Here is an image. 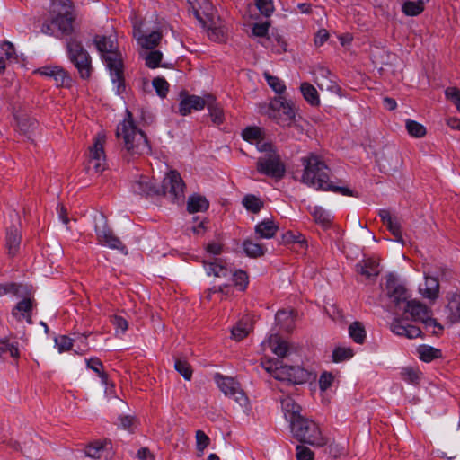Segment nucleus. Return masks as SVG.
Here are the masks:
<instances>
[{
  "instance_id": "f257e3e1",
  "label": "nucleus",
  "mask_w": 460,
  "mask_h": 460,
  "mask_svg": "<svg viewBox=\"0 0 460 460\" xmlns=\"http://www.w3.org/2000/svg\"><path fill=\"white\" fill-rule=\"evenodd\" d=\"M407 314H410L411 321L422 323L425 328L434 335H438L443 331V326L432 317L430 308L418 300H409L404 308V316L402 318L396 317L391 323L390 329L394 334L405 336L408 339L421 336L422 332L419 327L406 323Z\"/></svg>"
},
{
  "instance_id": "f03ea898",
  "label": "nucleus",
  "mask_w": 460,
  "mask_h": 460,
  "mask_svg": "<svg viewBox=\"0 0 460 460\" xmlns=\"http://www.w3.org/2000/svg\"><path fill=\"white\" fill-rule=\"evenodd\" d=\"M304 171L301 181L318 190L333 191L343 196L358 197L357 192L346 186H336L329 181L328 167L321 158L310 154L301 158Z\"/></svg>"
},
{
  "instance_id": "7ed1b4c3",
  "label": "nucleus",
  "mask_w": 460,
  "mask_h": 460,
  "mask_svg": "<svg viewBox=\"0 0 460 460\" xmlns=\"http://www.w3.org/2000/svg\"><path fill=\"white\" fill-rule=\"evenodd\" d=\"M185 184L176 171H171L163 181L162 188L157 187L148 176H139L132 183V190L139 195L153 196L168 194L173 202L184 198Z\"/></svg>"
},
{
  "instance_id": "20e7f679",
  "label": "nucleus",
  "mask_w": 460,
  "mask_h": 460,
  "mask_svg": "<svg viewBox=\"0 0 460 460\" xmlns=\"http://www.w3.org/2000/svg\"><path fill=\"white\" fill-rule=\"evenodd\" d=\"M93 43L103 58L112 84H116L117 93H122L125 91V79L121 54L115 50L114 42L106 36L96 35Z\"/></svg>"
},
{
  "instance_id": "39448f33",
  "label": "nucleus",
  "mask_w": 460,
  "mask_h": 460,
  "mask_svg": "<svg viewBox=\"0 0 460 460\" xmlns=\"http://www.w3.org/2000/svg\"><path fill=\"white\" fill-rule=\"evenodd\" d=\"M116 135L123 138L125 148L132 155L149 154L151 151L146 134L136 127L128 111L127 117L118 125Z\"/></svg>"
},
{
  "instance_id": "423d86ee",
  "label": "nucleus",
  "mask_w": 460,
  "mask_h": 460,
  "mask_svg": "<svg viewBox=\"0 0 460 460\" xmlns=\"http://www.w3.org/2000/svg\"><path fill=\"white\" fill-rule=\"evenodd\" d=\"M290 430L293 437L303 444L321 447L327 444L318 424L311 419L302 417L291 421Z\"/></svg>"
},
{
  "instance_id": "0eeeda50",
  "label": "nucleus",
  "mask_w": 460,
  "mask_h": 460,
  "mask_svg": "<svg viewBox=\"0 0 460 460\" xmlns=\"http://www.w3.org/2000/svg\"><path fill=\"white\" fill-rule=\"evenodd\" d=\"M267 115L282 128L298 127L296 111L292 101L283 96L273 98L268 107Z\"/></svg>"
},
{
  "instance_id": "6e6552de",
  "label": "nucleus",
  "mask_w": 460,
  "mask_h": 460,
  "mask_svg": "<svg viewBox=\"0 0 460 460\" xmlns=\"http://www.w3.org/2000/svg\"><path fill=\"white\" fill-rule=\"evenodd\" d=\"M66 51L68 59L76 68L79 76L84 80L89 79L93 71L92 58L82 42L75 38L67 39Z\"/></svg>"
},
{
  "instance_id": "1a4fd4ad",
  "label": "nucleus",
  "mask_w": 460,
  "mask_h": 460,
  "mask_svg": "<svg viewBox=\"0 0 460 460\" xmlns=\"http://www.w3.org/2000/svg\"><path fill=\"white\" fill-rule=\"evenodd\" d=\"M95 233L100 244L111 249L119 250L123 254H128L127 247L109 228L107 218L103 214L95 217Z\"/></svg>"
},
{
  "instance_id": "9d476101",
  "label": "nucleus",
  "mask_w": 460,
  "mask_h": 460,
  "mask_svg": "<svg viewBox=\"0 0 460 460\" xmlns=\"http://www.w3.org/2000/svg\"><path fill=\"white\" fill-rule=\"evenodd\" d=\"M61 9L52 19V23L58 29L63 36H69L74 31L73 23L75 13L71 0H58Z\"/></svg>"
},
{
  "instance_id": "9b49d317",
  "label": "nucleus",
  "mask_w": 460,
  "mask_h": 460,
  "mask_svg": "<svg viewBox=\"0 0 460 460\" xmlns=\"http://www.w3.org/2000/svg\"><path fill=\"white\" fill-rule=\"evenodd\" d=\"M257 171L266 176L280 180L286 173V166L278 153L267 154L258 159Z\"/></svg>"
},
{
  "instance_id": "f8f14e48",
  "label": "nucleus",
  "mask_w": 460,
  "mask_h": 460,
  "mask_svg": "<svg viewBox=\"0 0 460 460\" xmlns=\"http://www.w3.org/2000/svg\"><path fill=\"white\" fill-rule=\"evenodd\" d=\"M216 381L220 390L226 396L233 397L240 405L246 404L248 398L234 378L217 375Z\"/></svg>"
},
{
  "instance_id": "ddd939ff",
  "label": "nucleus",
  "mask_w": 460,
  "mask_h": 460,
  "mask_svg": "<svg viewBox=\"0 0 460 460\" xmlns=\"http://www.w3.org/2000/svg\"><path fill=\"white\" fill-rule=\"evenodd\" d=\"M105 137L98 135L93 145L89 148V164L95 172H102L106 168V156L104 154Z\"/></svg>"
},
{
  "instance_id": "4468645a",
  "label": "nucleus",
  "mask_w": 460,
  "mask_h": 460,
  "mask_svg": "<svg viewBox=\"0 0 460 460\" xmlns=\"http://www.w3.org/2000/svg\"><path fill=\"white\" fill-rule=\"evenodd\" d=\"M385 289L388 298L395 306H400L401 303H407V289L398 282L396 277L392 273L386 277Z\"/></svg>"
},
{
  "instance_id": "2eb2a0df",
  "label": "nucleus",
  "mask_w": 460,
  "mask_h": 460,
  "mask_svg": "<svg viewBox=\"0 0 460 460\" xmlns=\"http://www.w3.org/2000/svg\"><path fill=\"white\" fill-rule=\"evenodd\" d=\"M181 101L179 103V113L182 116L189 115L192 111H201L208 102V94L200 97L186 93H181Z\"/></svg>"
},
{
  "instance_id": "dca6fc26",
  "label": "nucleus",
  "mask_w": 460,
  "mask_h": 460,
  "mask_svg": "<svg viewBox=\"0 0 460 460\" xmlns=\"http://www.w3.org/2000/svg\"><path fill=\"white\" fill-rule=\"evenodd\" d=\"M41 75L51 77L58 86L69 87L72 78L63 67L58 66H46L34 71Z\"/></svg>"
},
{
  "instance_id": "f3484780",
  "label": "nucleus",
  "mask_w": 460,
  "mask_h": 460,
  "mask_svg": "<svg viewBox=\"0 0 460 460\" xmlns=\"http://www.w3.org/2000/svg\"><path fill=\"white\" fill-rule=\"evenodd\" d=\"M13 117L15 131L29 138V110L27 104H15L13 108Z\"/></svg>"
},
{
  "instance_id": "a211bd4d",
  "label": "nucleus",
  "mask_w": 460,
  "mask_h": 460,
  "mask_svg": "<svg viewBox=\"0 0 460 460\" xmlns=\"http://www.w3.org/2000/svg\"><path fill=\"white\" fill-rule=\"evenodd\" d=\"M85 456L93 460H111L113 456L110 442L94 441L85 447Z\"/></svg>"
},
{
  "instance_id": "6ab92c4d",
  "label": "nucleus",
  "mask_w": 460,
  "mask_h": 460,
  "mask_svg": "<svg viewBox=\"0 0 460 460\" xmlns=\"http://www.w3.org/2000/svg\"><path fill=\"white\" fill-rule=\"evenodd\" d=\"M447 305L445 308L446 319L450 324L460 323V295L452 292L447 296Z\"/></svg>"
},
{
  "instance_id": "aec40b11",
  "label": "nucleus",
  "mask_w": 460,
  "mask_h": 460,
  "mask_svg": "<svg viewBox=\"0 0 460 460\" xmlns=\"http://www.w3.org/2000/svg\"><path fill=\"white\" fill-rule=\"evenodd\" d=\"M356 271L367 279H376L379 273V263L373 258L363 259L356 264Z\"/></svg>"
},
{
  "instance_id": "412c9836",
  "label": "nucleus",
  "mask_w": 460,
  "mask_h": 460,
  "mask_svg": "<svg viewBox=\"0 0 460 460\" xmlns=\"http://www.w3.org/2000/svg\"><path fill=\"white\" fill-rule=\"evenodd\" d=\"M330 74V71L324 67L318 68L315 73V83L322 91L326 90L336 93L339 90V86L332 79L328 77Z\"/></svg>"
},
{
  "instance_id": "4be33fe9",
  "label": "nucleus",
  "mask_w": 460,
  "mask_h": 460,
  "mask_svg": "<svg viewBox=\"0 0 460 460\" xmlns=\"http://www.w3.org/2000/svg\"><path fill=\"white\" fill-rule=\"evenodd\" d=\"M281 406L284 411L285 419L291 425L292 420H296L303 416L300 414L301 407L298 405L292 397L287 396L281 400Z\"/></svg>"
},
{
  "instance_id": "5701e85b",
  "label": "nucleus",
  "mask_w": 460,
  "mask_h": 460,
  "mask_svg": "<svg viewBox=\"0 0 460 460\" xmlns=\"http://www.w3.org/2000/svg\"><path fill=\"white\" fill-rule=\"evenodd\" d=\"M420 294L431 301H435L438 297L439 283L437 278L425 275L424 287H420Z\"/></svg>"
},
{
  "instance_id": "b1692460",
  "label": "nucleus",
  "mask_w": 460,
  "mask_h": 460,
  "mask_svg": "<svg viewBox=\"0 0 460 460\" xmlns=\"http://www.w3.org/2000/svg\"><path fill=\"white\" fill-rule=\"evenodd\" d=\"M267 343L271 351L279 358H283L288 356L289 346L288 342L282 340L278 334L270 335Z\"/></svg>"
},
{
  "instance_id": "393cba45",
  "label": "nucleus",
  "mask_w": 460,
  "mask_h": 460,
  "mask_svg": "<svg viewBox=\"0 0 460 460\" xmlns=\"http://www.w3.org/2000/svg\"><path fill=\"white\" fill-rule=\"evenodd\" d=\"M378 161L385 172H392L399 168L400 155L396 150H391L379 158Z\"/></svg>"
},
{
  "instance_id": "a878e982",
  "label": "nucleus",
  "mask_w": 460,
  "mask_h": 460,
  "mask_svg": "<svg viewBox=\"0 0 460 460\" xmlns=\"http://www.w3.org/2000/svg\"><path fill=\"white\" fill-rule=\"evenodd\" d=\"M205 107H207L214 124L221 125L224 122L225 117L223 109L217 103L216 98L213 95L208 94V102Z\"/></svg>"
},
{
  "instance_id": "bb28decb",
  "label": "nucleus",
  "mask_w": 460,
  "mask_h": 460,
  "mask_svg": "<svg viewBox=\"0 0 460 460\" xmlns=\"http://www.w3.org/2000/svg\"><path fill=\"white\" fill-rule=\"evenodd\" d=\"M279 226L270 219H264L255 226V234L260 238L270 239L272 238L277 231Z\"/></svg>"
},
{
  "instance_id": "cd10ccee",
  "label": "nucleus",
  "mask_w": 460,
  "mask_h": 460,
  "mask_svg": "<svg viewBox=\"0 0 460 460\" xmlns=\"http://www.w3.org/2000/svg\"><path fill=\"white\" fill-rule=\"evenodd\" d=\"M204 267L208 276L226 278L231 274V270L225 267L221 261L215 259L213 261H204Z\"/></svg>"
},
{
  "instance_id": "c85d7f7f",
  "label": "nucleus",
  "mask_w": 460,
  "mask_h": 460,
  "mask_svg": "<svg viewBox=\"0 0 460 460\" xmlns=\"http://www.w3.org/2000/svg\"><path fill=\"white\" fill-rule=\"evenodd\" d=\"M209 207L208 199L201 195H190L187 202V210L189 213L203 212Z\"/></svg>"
},
{
  "instance_id": "c756f323",
  "label": "nucleus",
  "mask_w": 460,
  "mask_h": 460,
  "mask_svg": "<svg viewBox=\"0 0 460 460\" xmlns=\"http://www.w3.org/2000/svg\"><path fill=\"white\" fill-rule=\"evenodd\" d=\"M294 312L279 310L276 314L275 320L278 325L286 332H291L294 329Z\"/></svg>"
},
{
  "instance_id": "7c9ffc66",
  "label": "nucleus",
  "mask_w": 460,
  "mask_h": 460,
  "mask_svg": "<svg viewBox=\"0 0 460 460\" xmlns=\"http://www.w3.org/2000/svg\"><path fill=\"white\" fill-rule=\"evenodd\" d=\"M12 316L17 322L25 320L29 323V297L22 299L12 310Z\"/></svg>"
},
{
  "instance_id": "2f4dec72",
  "label": "nucleus",
  "mask_w": 460,
  "mask_h": 460,
  "mask_svg": "<svg viewBox=\"0 0 460 460\" xmlns=\"http://www.w3.org/2000/svg\"><path fill=\"white\" fill-rule=\"evenodd\" d=\"M420 359L424 362H430L441 358V350L429 345H420L417 349Z\"/></svg>"
},
{
  "instance_id": "473e14b6",
  "label": "nucleus",
  "mask_w": 460,
  "mask_h": 460,
  "mask_svg": "<svg viewBox=\"0 0 460 460\" xmlns=\"http://www.w3.org/2000/svg\"><path fill=\"white\" fill-rule=\"evenodd\" d=\"M21 243V235L18 233L17 229L13 227H10L7 230L6 234V246L9 251V254L14 255L18 251Z\"/></svg>"
},
{
  "instance_id": "72a5a7b5",
  "label": "nucleus",
  "mask_w": 460,
  "mask_h": 460,
  "mask_svg": "<svg viewBox=\"0 0 460 460\" xmlns=\"http://www.w3.org/2000/svg\"><path fill=\"white\" fill-rule=\"evenodd\" d=\"M300 91L305 100L313 106H317L320 103V99L316 89L309 83H302Z\"/></svg>"
},
{
  "instance_id": "f704fd0d",
  "label": "nucleus",
  "mask_w": 460,
  "mask_h": 460,
  "mask_svg": "<svg viewBox=\"0 0 460 460\" xmlns=\"http://www.w3.org/2000/svg\"><path fill=\"white\" fill-rule=\"evenodd\" d=\"M425 3L426 2H422L421 0H404L402 10L403 13L408 16H416L423 12Z\"/></svg>"
},
{
  "instance_id": "c9c22d12",
  "label": "nucleus",
  "mask_w": 460,
  "mask_h": 460,
  "mask_svg": "<svg viewBox=\"0 0 460 460\" xmlns=\"http://www.w3.org/2000/svg\"><path fill=\"white\" fill-rule=\"evenodd\" d=\"M349 336L358 344H362L366 339V331L359 322L352 323L349 327Z\"/></svg>"
},
{
  "instance_id": "e433bc0d",
  "label": "nucleus",
  "mask_w": 460,
  "mask_h": 460,
  "mask_svg": "<svg viewBox=\"0 0 460 460\" xmlns=\"http://www.w3.org/2000/svg\"><path fill=\"white\" fill-rule=\"evenodd\" d=\"M7 355L17 358L19 356L18 347L9 340H0V358H5Z\"/></svg>"
},
{
  "instance_id": "4c0bfd02",
  "label": "nucleus",
  "mask_w": 460,
  "mask_h": 460,
  "mask_svg": "<svg viewBox=\"0 0 460 460\" xmlns=\"http://www.w3.org/2000/svg\"><path fill=\"white\" fill-rule=\"evenodd\" d=\"M243 248L246 255L252 258H257L265 253V250L262 245L253 243L251 240H245L243 243Z\"/></svg>"
},
{
  "instance_id": "58836bf2",
  "label": "nucleus",
  "mask_w": 460,
  "mask_h": 460,
  "mask_svg": "<svg viewBox=\"0 0 460 460\" xmlns=\"http://www.w3.org/2000/svg\"><path fill=\"white\" fill-rule=\"evenodd\" d=\"M162 35L159 31H152L146 36L138 39L141 46L146 49H155L160 42Z\"/></svg>"
},
{
  "instance_id": "ea45409f",
  "label": "nucleus",
  "mask_w": 460,
  "mask_h": 460,
  "mask_svg": "<svg viewBox=\"0 0 460 460\" xmlns=\"http://www.w3.org/2000/svg\"><path fill=\"white\" fill-rule=\"evenodd\" d=\"M290 374L289 382L293 384H302L306 382L309 376V373L299 367L290 366L288 371Z\"/></svg>"
},
{
  "instance_id": "a19ab883",
  "label": "nucleus",
  "mask_w": 460,
  "mask_h": 460,
  "mask_svg": "<svg viewBox=\"0 0 460 460\" xmlns=\"http://www.w3.org/2000/svg\"><path fill=\"white\" fill-rule=\"evenodd\" d=\"M264 77L269 84V86L279 94V96H281L282 93L286 91V85L282 80H280L279 77L270 75L269 73H264Z\"/></svg>"
},
{
  "instance_id": "79ce46f5",
  "label": "nucleus",
  "mask_w": 460,
  "mask_h": 460,
  "mask_svg": "<svg viewBox=\"0 0 460 460\" xmlns=\"http://www.w3.org/2000/svg\"><path fill=\"white\" fill-rule=\"evenodd\" d=\"M315 222L323 225V226H328L331 224V216L330 214L324 210L322 207L315 206L313 208L311 212Z\"/></svg>"
},
{
  "instance_id": "37998d69",
  "label": "nucleus",
  "mask_w": 460,
  "mask_h": 460,
  "mask_svg": "<svg viewBox=\"0 0 460 460\" xmlns=\"http://www.w3.org/2000/svg\"><path fill=\"white\" fill-rule=\"evenodd\" d=\"M243 205L247 210L258 213L262 208L263 202L254 195H246L243 199Z\"/></svg>"
},
{
  "instance_id": "c03bdc74",
  "label": "nucleus",
  "mask_w": 460,
  "mask_h": 460,
  "mask_svg": "<svg viewBox=\"0 0 460 460\" xmlns=\"http://www.w3.org/2000/svg\"><path fill=\"white\" fill-rule=\"evenodd\" d=\"M9 294L13 295L16 298L23 299L29 297V287L27 284L9 282Z\"/></svg>"
},
{
  "instance_id": "a18cd8bd",
  "label": "nucleus",
  "mask_w": 460,
  "mask_h": 460,
  "mask_svg": "<svg viewBox=\"0 0 460 460\" xmlns=\"http://www.w3.org/2000/svg\"><path fill=\"white\" fill-rule=\"evenodd\" d=\"M196 447L198 451V456H201L204 453L206 447H208L210 443L209 437L202 430H197L196 435Z\"/></svg>"
},
{
  "instance_id": "49530a36",
  "label": "nucleus",
  "mask_w": 460,
  "mask_h": 460,
  "mask_svg": "<svg viewBox=\"0 0 460 460\" xmlns=\"http://www.w3.org/2000/svg\"><path fill=\"white\" fill-rule=\"evenodd\" d=\"M406 128L408 133L414 137H422L426 134L425 127L411 119L406 120Z\"/></svg>"
},
{
  "instance_id": "de8ad7c7",
  "label": "nucleus",
  "mask_w": 460,
  "mask_h": 460,
  "mask_svg": "<svg viewBox=\"0 0 460 460\" xmlns=\"http://www.w3.org/2000/svg\"><path fill=\"white\" fill-rule=\"evenodd\" d=\"M175 370L181 374L186 380H190L192 376V370L190 364L183 359L176 358L174 362Z\"/></svg>"
},
{
  "instance_id": "09e8293b",
  "label": "nucleus",
  "mask_w": 460,
  "mask_h": 460,
  "mask_svg": "<svg viewBox=\"0 0 460 460\" xmlns=\"http://www.w3.org/2000/svg\"><path fill=\"white\" fill-rule=\"evenodd\" d=\"M385 226L391 234L394 236L395 241L403 244L404 241L402 238L401 224L397 217H394L392 221H389V223H387Z\"/></svg>"
},
{
  "instance_id": "8fccbe9b",
  "label": "nucleus",
  "mask_w": 460,
  "mask_h": 460,
  "mask_svg": "<svg viewBox=\"0 0 460 460\" xmlns=\"http://www.w3.org/2000/svg\"><path fill=\"white\" fill-rule=\"evenodd\" d=\"M289 369H290V366L281 365L279 361L275 362L273 377L278 380L289 382V376H290V374L288 373Z\"/></svg>"
},
{
  "instance_id": "3c124183",
  "label": "nucleus",
  "mask_w": 460,
  "mask_h": 460,
  "mask_svg": "<svg viewBox=\"0 0 460 460\" xmlns=\"http://www.w3.org/2000/svg\"><path fill=\"white\" fill-rule=\"evenodd\" d=\"M233 281L241 291H244L248 285V275L245 271L239 270L233 273Z\"/></svg>"
},
{
  "instance_id": "603ef678",
  "label": "nucleus",
  "mask_w": 460,
  "mask_h": 460,
  "mask_svg": "<svg viewBox=\"0 0 460 460\" xmlns=\"http://www.w3.org/2000/svg\"><path fill=\"white\" fill-rule=\"evenodd\" d=\"M87 367L93 370L95 373L99 375V376L102 378L103 383L107 382V374L102 371V361L97 358H93L88 360H86Z\"/></svg>"
},
{
  "instance_id": "864d4df0",
  "label": "nucleus",
  "mask_w": 460,
  "mask_h": 460,
  "mask_svg": "<svg viewBox=\"0 0 460 460\" xmlns=\"http://www.w3.org/2000/svg\"><path fill=\"white\" fill-rule=\"evenodd\" d=\"M353 356V350L349 348H336L332 352V360L341 362L349 359Z\"/></svg>"
},
{
  "instance_id": "5fc2aeb1",
  "label": "nucleus",
  "mask_w": 460,
  "mask_h": 460,
  "mask_svg": "<svg viewBox=\"0 0 460 460\" xmlns=\"http://www.w3.org/2000/svg\"><path fill=\"white\" fill-rule=\"evenodd\" d=\"M255 5L260 13L265 17H269L274 11L273 2L271 0H254Z\"/></svg>"
},
{
  "instance_id": "6e6d98bb",
  "label": "nucleus",
  "mask_w": 460,
  "mask_h": 460,
  "mask_svg": "<svg viewBox=\"0 0 460 460\" xmlns=\"http://www.w3.org/2000/svg\"><path fill=\"white\" fill-rule=\"evenodd\" d=\"M55 344L58 347L59 353H62L72 349L73 340L66 335H60L55 338Z\"/></svg>"
},
{
  "instance_id": "4d7b16f0",
  "label": "nucleus",
  "mask_w": 460,
  "mask_h": 460,
  "mask_svg": "<svg viewBox=\"0 0 460 460\" xmlns=\"http://www.w3.org/2000/svg\"><path fill=\"white\" fill-rule=\"evenodd\" d=\"M282 243H298L304 246L305 239L301 234H294L291 231H288L282 235Z\"/></svg>"
},
{
  "instance_id": "13d9d810",
  "label": "nucleus",
  "mask_w": 460,
  "mask_h": 460,
  "mask_svg": "<svg viewBox=\"0 0 460 460\" xmlns=\"http://www.w3.org/2000/svg\"><path fill=\"white\" fill-rule=\"evenodd\" d=\"M153 86L156 92V93L162 97L164 98L168 93L169 90V84L161 77H156L153 80Z\"/></svg>"
},
{
  "instance_id": "bf43d9fd",
  "label": "nucleus",
  "mask_w": 460,
  "mask_h": 460,
  "mask_svg": "<svg viewBox=\"0 0 460 460\" xmlns=\"http://www.w3.org/2000/svg\"><path fill=\"white\" fill-rule=\"evenodd\" d=\"M232 337L236 341H241L245 338L249 333L247 323H238L236 326L232 329Z\"/></svg>"
},
{
  "instance_id": "052dcab7",
  "label": "nucleus",
  "mask_w": 460,
  "mask_h": 460,
  "mask_svg": "<svg viewBox=\"0 0 460 460\" xmlns=\"http://www.w3.org/2000/svg\"><path fill=\"white\" fill-rule=\"evenodd\" d=\"M163 54L158 50L150 51L146 57V65L149 68H155L159 66Z\"/></svg>"
},
{
  "instance_id": "680f3d73",
  "label": "nucleus",
  "mask_w": 460,
  "mask_h": 460,
  "mask_svg": "<svg viewBox=\"0 0 460 460\" xmlns=\"http://www.w3.org/2000/svg\"><path fill=\"white\" fill-rule=\"evenodd\" d=\"M242 137L246 141H258L261 137V131L259 128L248 127L243 131Z\"/></svg>"
},
{
  "instance_id": "e2e57ef3",
  "label": "nucleus",
  "mask_w": 460,
  "mask_h": 460,
  "mask_svg": "<svg viewBox=\"0 0 460 460\" xmlns=\"http://www.w3.org/2000/svg\"><path fill=\"white\" fill-rule=\"evenodd\" d=\"M445 95L447 100L456 105L457 111L460 112V91L456 87H448L445 91Z\"/></svg>"
},
{
  "instance_id": "0e129e2a",
  "label": "nucleus",
  "mask_w": 460,
  "mask_h": 460,
  "mask_svg": "<svg viewBox=\"0 0 460 460\" xmlns=\"http://www.w3.org/2000/svg\"><path fill=\"white\" fill-rule=\"evenodd\" d=\"M401 375L403 380L411 384H415L419 380V371L412 367L403 368Z\"/></svg>"
},
{
  "instance_id": "69168bd1",
  "label": "nucleus",
  "mask_w": 460,
  "mask_h": 460,
  "mask_svg": "<svg viewBox=\"0 0 460 460\" xmlns=\"http://www.w3.org/2000/svg\"><path fill=\"white\" fill-rule=\"evenodd\" d=\"M296 459L297 460H313L314 452L304 445L296 446Z\"/></svg>"
},
{
  "instance_id": "338daca9",
  "label": "nucleus",
  "mask_w": 460,
  "mask_h": 460,
  "mask_svg": "<svg viewBox=\"0 0 460 460\" xmlns=\"http://www.w3.org/2000/svg\"><path fill=\"white\" fill-rule=\"evenodd\" d=\"M333 376L331 373L324 372L319 378V386L322 391L327 390L332 384Z\"/></svg>"
},
{
  "instance_id": "774afa93",
  "label": "nucleus",
  "mask_w": 460,
  "mask_h": 460,
  "mask_svg": "<svg viewBox=\"0 0 460 460\" xmlns=\"http://www.w3.org/2000/svg\"><path fill=\"white\" fill-rule=\"evenodd\" d=\"M0 48H1V50L4 53L7 59L16 58L15 49H14V46L13 43H11L10 41L4 40L2 42Z\"/></svg>"
}]
</instances>
